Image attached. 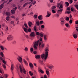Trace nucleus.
Masks as SVG:
<instances>
[{"mask_svg":"<svg viewBox=\"0 0 78 78\" xmlns=\"http://www.w3.org/2000/svg\"><path fill=\"white\" fill-rule=\"evenodd\" d=\"M72 22H73V20H70L69 21V23H72Z\"/></svg>","mask_w":78,"mask_h":78,"instance_id":"53","label":"nucleus"},{"mask_svg":"<svg viewBox=\"0 0 78 78\" xmlns=\"http://www.w3.org/2000/svg\"><path fill=\"white\" fill-rule=\"evenodd\" d=\"M66 20L68 21L69 20V17L66 16Z\"/></svg>","mask_w":78,"mask_h":78,"instance_id":"44","label":"nucleus"},{"mask_svg":"<svg viewBox=\"0 0 78 78\" xmlns=\"http://www.w3.org/2000/svg\"><path fill=\"white\" fill-rule=\"evenodd\" d=\"M71 11H72L73 12L74 11H76V10H75V9H74V8L73 7L71 8Z\"/></svg>","mask_w":78,"mask_h":78,"instance_id":"12","label":"nucleus"},{"mask_svg":"<svg viewBox=\"0 0 78 78\" xmlns=\"http://www.w3.org/2000/svg\"><path fill=\"white\" fill-rule=\"evenodd\" d=\"M34 32L31 33L30 34L31 37H34V36H35V35L34 34Z\"/></svg>","mask_w":78,"mask_h":78,"instance_id":"11","label":"nucleus"},{"mask_svg":"<svg viewBox=\"0 0 78 78\" xmlns=\"http://www.w3.org/2000/svg\"><path fill=\"white\" fill-rule=\"evenodd\" d=\"M73 37L75 39H76V38H77V35H76V34H74L73 35Z\"/></svg>","mask_w":78,"mask_h":78,"instance_id":"29","label":"nucleus"},{"mask_svg":"<svg viewBox=\"0 0 78 78\" xmlns=\"http://www.w3.org/2000/svg\"><path fill=\"white\" fill-rule=\"evenodd\" d=\"M38 70L41 73H44V72L42 69H40V68H39L38 69Z\"/></svg>","mask_w":78,"mask_h":78,"instance_id":"13","label":"nucleus"},{"mask_svg":"<svg viewBox=\"0 0 78 78\" xmlns=\"http://www.w3.org/2000/svg\"><path fill=\"white\" fill-rule=\"evenodd\" d=\"M17 7H15V8H14L13 9L11 10V13L13 14H15V13H16V11L17 10Z\"/></svg>","mask_w":78,"mask_h":78,"instance_id":"4","label":"nucleus"},{"mask_svg":"<svg viewBox=\"0 0 78 78\" xmlns=\"http://www.w3.org/2000/svg\"><path fill=\"white\" fill-rule=\"evenodd\" d=\"M60 21V22H63V21H65V20H64V19L63 17H62L60 19H59Z\"/></svg>","mask_w":78,"mask_h":78,"instance_id":"16","label":"nucleus"},{"mask_svg":"<svg viewBox=\"0 0 78 78\" xmlns=\"http://www.w3.org/2000/svg\"><path fill=\"white\" fill-rule=\"evenodd\" d=\"M55 8H56V7H55V6H53L51 7V9H52V10H53V9H55Z\"/></svg>","mask_w":78,"mask_h":78,"instance_id":"42","label":"nucleus"},{"mask_svg":"<svg viewBox=\"0 0 78 78\" xmlns=\"http://www.w3.org/2000/svg\"><path fill=\"white\" fill-rule=\"evenodd\" d=\"M51 12L53 14H55L56 12V11H55L54 9H53L51 10Z\"/></svg>","mask_w":78,"mask_h":78,"instance_id":"26","label":"nucleus"},{"mask_svg":"<svg viewBox=\"0 0 78 78\" xmlns=\"http://www.w3.org/2000/svg\"><path fill=\"white\" fill-rule=\"evenodd\" d=\"M43 33H40V34H39V36L37 37L39 39H42V37H43L44 36V35L43 34Z\"/></svg>","mask_w":78,"mask_h":78,"instance_id":"5","label":"nucleus"},{"mask_svg":"<svg viewBox=\"0 0 78 78\" xmlns=\"http://www.w3.org/2000/svg\"><path fill=\"white\" fill-rule=\"evenodd\" d=\"M48 68L51 69V70H52V68H53V66H50L48 67Z\"/></svg>","mask_w":78,"mask_h":78,"instance_id":"39","label":"nucleus"},{"mask_svg":"<svg viewBox=\"0 0 78 78\" xmlns=\"http://www.w3.org/2000/svg\"><path fill=\"white\" fill-rule=\"evenodd\" d=\"M28 24L30 27H31V25H32V23L31 22L29 21L28 23Z\"/></svg>","mask_w":78,"mask_h":78,"instance_id":"19","label":"nucleus"},{"mask_svg":"<svg viewBox=\"0 0 78 78\" xmlns=\"http://www.w3.org/2000/svg\"><path fill=\"white\" fill-rule=\"evenodd\" d=\"M60 6V3H58L57 4V8H59Z\"/></svg>","mask_w":78,"mask_h":78,"instance_id":"52","label":"nucleus"},{"mask_svg":"<svg viewBox=\"0 0 78 78\" xmlns=\"http://www.w3.org/2000/svg\"><path fill=\"white\" fill-rule=\"evenodd\" d=\"M41 28H45V26L44 25H41Z\"/></svg>","mask_w":78,"mask_h":78,"instance_id":"46","label":"nucleus"},{"mask_svg":"<svg viewBox=\"0 0 78 78\" xmlns=\"http://www.w3.org/2000/svg\"><path fill=\"white\" fill-rule=\"evenodd\" d=\"M35 57L36 59H39L41 58V55H35Z\"/></svg>","mask_w":78,"mask_h":78,"instance_id":"9","label":"nucleus"},{"mask_svg":"<svg viewBox=\"0 0 78 78\" xmlns=\"http://www.w3.org/2000/svg\"><path fill=\"white\" fill-rule=\"evenodd\" d=\"M20 69L21 73H22L23 72L24 74H26V72L25 69L22 68L20 66Z\"/></svg>","mask_w":78,"mask_h":78,"instance_id":"3","label":"nucleus"},{"mask_svg":"<svg viewBox=\"0 0 78 78\" xmlns=\"http://www.w3.org/2000/svg\"><path fill=\"white\" fill-rule=\"evenodd\" d=\"M11 17L12 18H13V19H15V16H11Z\"/></svg>","mask_w":78,"mask_h":78,"instance_id":"59","label":"nucleus"},{"mask_svg":"<svg viewBox=\"0 0 78 78\" xmlns=\"http://www.w3.org/2000/svg\"><path fill=\"white\" fill-rule=\"evenodd\" d=\"M44 78H47L46 75H45L44 76Z\"/></svg>","mask_w":78,"mask_h":78,"instance_id":"61","label":"nucleus"},{"mask_svg":"<svg viewBox=\"0 0 78 78\" xmlns=\"http://www.w3.org/2000/svg\"><path fill=\"white\" fill-rule=\"evenodd\" d=\"M48 47H47L44 49V51L45 52L44 54H43L41 55V58L43 59H47V58H48V51H49Z\"/></svg>","mask_w":78,"mask_h":78,"instance_id":"1","label":"nucleus"},{"mask_svg":"<svg viewBox=\"0 0 78 78\" xmlns=\"http://www.w3.org/2000/svg\"><path fill=\"white\" fill-rule=\"evenodd\" d=\"M17 59L20 62H22V58L21 57L18 56Z\"/></svg>","mask_w":78,"mask_h":78,"instance_id":"7","label":"nucleus"},{"mask_svg":"<svg viewBox=\"0 0 78 78\" xmlns=\"http://www.w3.org/2000/svg\"><path fill=\"white\" fill-rule=\"evenodd\" d=\"M38 19H39L40 20H42V15H40L39 16H38Z\"/></svg>","mask_w":78,"mask_h":78,"instance_id":"10","label":"nucleus"},{"mask_svg":"<svg viewBox=\"0 0 78 78\" xmlns=\"http://www.w3.org/2000/svg\"><path fill=\"white\" fill-rule=\"evenodd\" d=\"M0 48L2 50H4V47L3 46H2V45L0 44Z\"/></svg>","mask_w":78,"mask_h":78,"instance_id":"21","label":"nucleus"},{"mask_svg":"<svg viewBox=\"0 0 78 78\" xmlns=\"http://www.w3.org/2000/svg\"><path fill=\"white\" fill-rule=\"evenodd\" d=\"M29 73L30 74L31 76H33V73H31V71H29Z\"/></svg>","mask_w":78,"mask_h":78,"instance_id":"37","label":"nucleus"},{"mask_svg":"<svg viewBox=\"0 0 78 78\" xmlns=\"http://www.w3.org/2000/svg\"><path fill=\"white\" fill-rule=\"evenodd\" d=\"M25 36L26 37H27V38H28V36L27 35H25Z\"/></svg>","mask_w":78,"mask_h":78,"instance_id":"64","label":"nucleus"},{"mask_svg":"<svg viewBox=\"0 0 78 78\" xmlns=\"http://www.w3.org/2000/svg\"><path fill=\"white\" fill-rule=\"evenodd\" d=\"M24 26L26 28H28V25H27V24L26 23H24Z\"/></svg>","mask_w":78,"mask_h":78,"instance_id":"41","label":"nucleus"},{"mask_svg":"<svg viewBox=\"0 0 78 78\" xmlns=\"http://www.w3.org/2000/svg\"><path fill=\"white\" fill-rule=\"evenodd\" d=\"M39 32H36V35H37V36H39L40 34Z\"/></svg>","mask_w":78,"mask_h":78,"instance_id":"45","label":"nucleus"},{"mask_svg":"<svg viewBox=\"0 0 78 78\" xmlns=\"http://www.w3.org/2000/svg\"><path fill=\"white\" fill-rule=\"evenodd\" d=\"M2 62H3V63H4L5 64H6V63L5 61L3 60H2Z\"/></svg>","mask_w":78,"mask_h":78,"instance_id":"49","label":"nucleus"},{"mask_svg":"<svg viewBox=\"0 0 78 78\" xmlns=\"http://www.w3.org/2000/svg\"><path fill=\"white\" fill-rule=\"evenodd\" d=\"M65 26L66 27H70V24L69 23H66L65 24Z\"/></svg>","mask_w":78,"mask_h":78,"instance_id":"31","label":"nucleus"},{"mask_svg":"<svg viewBox=\"0 0 78 78\" xmlns=\"http://www.w3.org/2000/svg\"><path fill=\"white\" fill-rule=\"evenodd\" d=\"M44 46H45V44H42L41 45V47L42 48H43L44 47Z\"/></svg>","mask_w":78,"mask_h":78,"instance_id":"34","label":"nucleus"},{"mask_svg":"<svg viewBox=\"0 0 78 78\" xmlns=\"http://www.w3.org/2000/svg\"><path fill=\"white\" fill-rule=\"evenodd\" d=\"M27 5H28V2H27L24 4V5H23V8H25Z\"/></svg>","mask_w":78,"mask_h":78,"instance_id":"25","label":"nucleus"},{"mask_svg":"<svg viewBox=\"0 0 78 78\" xmlns=\"http://www.w3.org/2000/svg\"><path fill=\"white\" fill-rule=\"evenodd\" d=\"M47 15L46 16V17H49L51 16V12L49 11L47 12Z\"/></svg>","mask_w":78,"mask_h":78,"instance_id":"8","label":"nucleus"},{"mask_svg":"<svg viewBox=\"0 0 78 78\" xmlns=\"http://www.w3.org/2000/svg\"><path fill=\"white\" fill-rule=\"evenodd\" d=\"M23 30H24V31H25V32H26V33H28V29H27L26 28H24Z\"/></svg>","mask_w":78,"mask_h":78,"instance_id":"22","label":"nucleus"},{"mask_svg":"<svg viewBox=\"0 0 78 78\" xmlns=\"http://www.w3.org/2000/svg\"><path fill=\"white\" fill-rule=\"evenodd\" d=\"M48 69H46V73L47 75H49V71H48Z\"/></svg>","mask_w":78,"mask_h":78,"instance_id":"27","label":"nucleus"},{"mask_svg":"<svg viewBox=\"0 0 78 78\" xmlns=\"http://www.w3.org/2000/svg\"><path fill=\"white\" fill-rule=\"evenodd\" d=\"M6 20H9V16H8L6 17Z\"/></svg>","mask_w":78,"mask_h":78,"instance_id":"43","label":"nucleus"},{"mask_svg":"<svg viewBox=\"0 0 78 78\" xmlns=\"http://www.w3.org/2000/svg\"><path fill=\"white\" fill-rule=\"evenodd\" d=\"M31 29L30 28H29L28 30V32H31Z\"/></svg>","mask_w":78,"mask_h":78,"instance_id":"50","label":"nucleus"},{"mask_svg":"<svg viewBox=\"0 0 78 78\" xmlns=\"http://www.w3.org/2000/svg\"><path fill=\"white\" fill-rule=\"evenodd\" d=\"M65 3L66 4V6H69V2H65Z\"/></svg>","mask_w":78,"mask_h":78,"instance_id":"38","label":"nucleus"},{"mask_svg":"<svg viewBox=\"0 0 78 78\" xmlns=\"http://www.w3.org/2000/svg\"><path fill=\"white\" fill-rule=\"evenodd\" d=\"M62 8V4H61L60 7H58V8L59 9H61V8Z\"/></svg>","mask_w":78,"mask_h":78,"instance_id":"40","label":"nucleus"},{"mask_svg":"<svg viewBox=\"0 0 78 78\" xmlns=\"http://www.w3.org/2000/svg\"><path fill=\"white\" fill-rule=\"evenodd\" d=\"M0 55L2 57V58H5V57H4V54H3V53L0 52Z\"/></svg>","mask_w":78,"mask_h":78,"instance_id":"14","label":"nucleus"},{"mask_svg":"<svg viewBox=\"0 0 78 78\" xmlns=\"http://www.w3.org/2000/svg\"><path fill=\"white\" fill-rule=\"evenodd\" d=\"M23 61L25 64H26V66H27V65H28V63L25 60V59H23Z\"/></svg>","mask_w":78,"mask_h":78,"instance_id":"24","label":"nucleus"},{"mask_svg":"<svg viewBox=\"0 0 78 78\" xmlns=\"http://www.w3.org/2000/svg\"><path fill=\"white\" fill-rule=\"evenodd\" d=\"M2 66L4 68V69L5 70L6 68V65H2Z\"/></svg>","mask_w":78,"mask_h":78,"instance_id":"30","label":"nucleus"},{"mask_svg":"<svg viewBox=\"0 0 78 78\" xmlns=\"http://www.w3.org/2000/svg\"><path fill=\"white\" fill-rule=\"evenodd\" d=\"M29 65L30 67H31L32 68H33V65L32 63H30Z\"/></svg>","mask_w":78,"mask_h":78,"instance_id":"32","label":"nucleus"},{"mask_svg":"<svg viewBox=\"0 0 78 78\" xmlns=\"http://www.w3.org/2000/svg\"><path fill=\"white\" fill-rule=\"evenodd\" d=\"M75 23L76 24H78V20L76 21L75 22Z\"/></svg>","mask_w":78,"mask_h":78,"instance_id":"55","label":"nucleus"},{"mask_svg":"<svg viewBox=\"0 0 78 78\" xmlns=\"http://www.w3.org/2000/svg\"><path fill=\"white\" fill-rule=\"evenodd\" d=\"M36 23L37 26H39V25H40V23L39 21H36Z\"/></svg>","mask_w":78,"mask_h":78,"instance_id":"20","label":"nucleus"},{"mask_svg":"<svg viewBox=\"0 0 78 78\" xmlns=\"http://www.w3.org/2000/svg\"><path fill=\"white\" fill-rule=\"evenodd\" d=\"M65 21H62V22H60V24L61 25L63 26L65 25V23L64 22Z\"/></svg>","mask_w":78,"mask_h":78,"instance_id":"23","label":"nucleus"},{"mask_svg":"<svg viewBox=\"0 0 78 78\" xmlns=\"http://www.w3.org/2000/svg\"><path fill=\"white\" fill-rule=\"evenodd\" d=\"M24 50L25 51H28V48L27 47H26V48H25L24 49Z\"/></svg>","mask_w":78,"mask_h":78,"instance_id":"35","label":"nucleus"},{"mask_svg":"<svg viewBox=\"0 0 78 78\" xmlns=\"http://www.w3.org/2000/svg\"><path fill=\"white\" fill-rule=\"evenodd\" d=\"M4 77L5 78H7L8 77V76L7 75V74L5 75Z\"/></svg>","mask_w":78,"mask_h":78,"instance_id":"56","label":"nucleus"},{"mask_svg":"<svg viewBox=\"0 0 78 78\" xmlns=\"http://www.w3.org/2000/svg\"><path fill=\"white\" fill-rule=\"evenodd\" d=\"M49 2L50 3H53V0H49Z\"/></svg>","mask_w":78,"mask_h":78,"instance_id":"58","label":"nucleus"},{"mask_svg":"<svg viewBox=\"0 0 78 78\" xmlns=\"http://www.w3.org/2000/svg\"><path fill=\"white\" fill-rule=\"evenodd\" d=\"M3 4H1L0 5V9H2L3 8Z\"/></svg>","mask_w":78,"mask_h":78,"instance_id":"33","label":"nucleus"},{"mask_svg":"<svg viewBox=\"0 0 78 78\" xmlns=\"http://www.w3.org/2000/svg\"><path fill=\"white\" fill-rule=\"evenodd\" d=\"M33 12H30V15L31 16H32V15H33Z\"/></svg>","mask_w":78,"mask_h":78,"instance_id":"60","label":"nucleus"},{"mask_svg":"<svg viewBox=\"0 0 78 78\" xmlns=\"http://www.w3.org/2000/svg\"><path fill=\"white\" fill-rule=\"evenodd\" d=\"M34 17H35V19H37V15H34Z\"/></svg>","mask_w":78,"mask_h":78,"instance_id":"54","label":"nucleus"},{"mask_svg":"<svg viewBox=\"0 0 78 78\" xmlns=\"http://www.w3.org/2000/svg\"><path fill=\"white\" fill-rule=\"evenodd\" d=\"M5 14L6 16H10V12H6L5 13Z\"/></svg>","mask_w":78,"mask_h":78,"instance_id":"18","label":"nucleus"},{"mask_svg":"<svg viewBox=\"0 0 78 78\" xmlns=\"http://www.w3.org/2000/svg\"><path fill=\"white\" fill-rule=\"evenodd\" d=\"M34 28L35 32H37V27H36L34 26Z\"/></svg>","mask_w":78,"mask_h":78,"instance_id":"28","label":"nucleus"},{"mask_svg":"<svg viewBox=\"0 0 78 78\" xmlns=\"http://www.w3.org/2000/svg\"><path fill=\"white\" fill-rule=\"evenodd\" d=\"M63 10V9H58V10L57 13V14H61Z\"/></svg>","mask_w":78,"mask_h":78,"instance_id":"6","label":"nucleus"},{"mask_svg":"<svg viewBox=\"0 0 78 78\" xmlns=\"http://www.w3.org/2000/svg\"><path fill=\"white\" fill-rule=\"evenodd\" d=\"M44 22V21L43 20H41L40 21V24H42V23H43Z\"/></svg>","mask_w":78,"mask_h":78,"instance_id":"47","label":"nucleus"},{"mask_svg":"<svg viewBox=\"0 0 78 78\" xmlns=\"http://www.w3.org/2000/svg\"><path fill=\"white\" fill-rule=\"evenodd\" d=\"M34 50V49L33 48H30V51L32 52Z\"/></svg>","mask_w":78,"mask_h":78,"instance_id":"57","label":"nucleus"},{"mask_svg":"<svg viewBox=\"0 0 78 78\" xmlns=\"http://www.w3.org/2000/svg\"><path fill=\"white\" fill-rule=\"evenodd\" d=\"M74 6L76 7V9H77V10H78V5H74Z\"/></svg>","mask_w":78,"mask_h":78,"instance_id":"36","label":"nucleus"},{"mask_svg":"<svg viewBox=\"0 0 78 78\" xmlns=\"http://www.w3.org/2000/svg\"><path fill=\"white\" fill-rule=\"evenodd\" d=\"M42 39H40L38 41H34V50H37V46H38V45H39V46L41 45V44L42 42Z\"/></svg>","mask_w":78,"mask_h":78,"instance_id":"2","label":"nucleus"},{"mask_svg":"<svg viewBox=\"0 0 78 78\" xmlns=\"http://www.w3.org/2000/svg\"><path fill=\"white\" fill-rule=\"evenodd\" d=\"M10 23H11V24H14V21H12L10 22Z\"/></svg>","mask_w":78,"mask_h":78,"instance_id":"48","label":"nucleus"},{"mask_svg":"<svg viewBox=\"0 0 78 78\" xmlns=\"http://www.w3.org/2000/svg\"><path fill=\"white\" fill-rule=\"evenodd\" d=\"M11 70L12 71L14 70V65L13 64H11Z\"/></svg>","mask_w":78,"mask_h":78,"instance_id":"15","label":"nucleus"},{"mask_svg":"<svg viewBox=\"0 0 78 78\" xmlns=\"http://www.w3.org/2000/svg\"><path fill=\"white\" fill-rule=\"evenodd\" d=\"M11 35H9L8 37H7V39H10L11 37Z\"/></svg>","mask_w":78,"mask_h":78,"instance_id":"51","label":"nucleus"},{"mask_svg":"<svg viewBox=\"0 0 78 78\" xmlns=\"http://www.w3.org/2000/svg\"><path fill=\"white\" fill-rule=\"evenodd\" d=\"M69 1L70 2H69V3H72V2H73V0H69Z\"/></svg>","mask_w":78,"mask_h":78,"instance_id":"62","label":"nucleus"},{"mask_svg":"<svg viewBox=\"0 0 78 78\" xmlns=\"http://www.w3.org/2000/svg\"><path fill=\"white\" fill-rule=\"evenodd\" d=\"M67 10H68V11H70V7H68L67 8Z\"/></svg>","mask_w":78,"mask_h":78,"instance_id":"63","label":"nucleus"},{"mask_svg":"<svg viewBox=\"0 0 78 78\" xmlns=\"http://www.w3.org/2000/svg\"><path fill=\"white\" fill-rule=\"evenodd\" d=\"M48 39V36L47 34H45L44 35V39Z\"/></svg>","mask_w":78,"mask_h":78,"instance_id":"17","label":"nucleus"}]
</instances>
